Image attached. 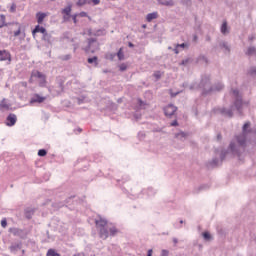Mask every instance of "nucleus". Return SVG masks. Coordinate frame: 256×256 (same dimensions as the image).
<instances>
[{"label": "nucleus", "mask_w": 256, "mask_h": 256, "mask_svg": "<svg viewBox=\"0 0 256 256\" xmlns=\"http://www.w3.org/2000/svg\"><path fill=\"white\" fill-rule=\"evenodd\" d=\"M96 229L99 231L100 239H107L109 237V233L112 237L117 235V228L115 226L109 225L107 220L101 216L95 220Z\"/></svg>", "instance_id": "nucleus-1"}, {"label": "nucleus", "mask_w": 256, "mask_h": 256, "mask_svg": "<svg viewBox=\"0 0 256 256\" xmlns=\"http://www.w3.org/2000/svg\"><path fill=\"white\" fill-rule=\"evenodd\" d=\"M99 49V44L96 39L88 41V47L85 48L86 53H95Z\"/></svg>", "instance_id": "nucleus-2"}, {"label": "nucleus", "mask_w": 256, "mask_h": 256, "mask_svg": "<svg viewBox=\"0 0 256 256\" xmlns=\"http://www.w3.org/2000/svg\"><path fill=\"white\" fill-rule=\"evenodd\" d=\"M249 127H251V123L246 122L243 126V134L237 137V142L240 146L245 145V133H247Z\"/></svg>", "instance_id": "nucleus-3"}, {"label": "nucleus", "mask_w": 256, "mask_h": 256, "mask_svg": "<svg viewBox=\"0 0 256 256\" xmlns=\"http://www.w3.org/2000/svg\"><path fill=\"white\" fill-rule=\"evenodd\" d=\"M177 111V108L173 104H169L164 108V113L166 117H173Z\"/></svg>", "instance_id": "nucleus-4"}, {"label": "nucleus", "mask_w": 256, "mask_h": 256, "mask_svg": "<svg viewBox=\"0 0 256 256\" xmlns=\"http://www.w3.org/2000/svg\"><path fill=\"white\" fill-rule=\"evenodd\" d=\"M17 123V115L9 114L6 118L7 127H13Z\"/></svg>", "instance_id": "nucleus-5"}, {"label": "nucleus", "mask_w": 256, "mask_h": 256, "mask_svg": "<svg viewBox=\"0 0 256 256\" xmlns=\"http://www.w3.org/2000/svg\"><path fill=\"white\" fill-rule=\"evenodd\" d=\"M185 49H189V44L182 43V44H176L173 51L176 55H179V53H181V51H185Z\"/></svg>", "instance_id": "nucleus-6"}, {"label": "nucleus", "mask_w": 256, "mask_h": 256, "mask_svg": "<svg viewBox=\"0 0 256 256\" xmlns=\"http://www.w3.org/2000/svg\"><path fill=\"white\" fill-rule=\"evenodd\" d=\"M9 232L14 235V237H20L21 239H25V234H23V230L19 228H10Z\"/></svg>", "instance_id": "nucleus-7"}, {"label": "nucleus", "mask_w": 256, "mask_h": 256, "mask_svg": "<svg viewBox=\"0 0 256 256\" xmlns=\"http://www.w3.org/2000/svg\"><path fill=\"white\" fill-rule=\"evenodd\" d=\"M0 61H11V53L7 50H0Z\"/></svg>", "instance_id": "nucleus-8"}, {"label": "nucleus", "mask_w": 256, "mask_h": 256, "mask_svg": "<svg viewBox=\"0 0 256 256\" xmlns=\"http://www.w3.org/2000/svg\"><path fill=\"white\" fill-rule=\"evenodd\" d=\"M43 73L34 70L31 74V78H30V83H33L34 81H39V79H41Z\"/></svg>", "instance_id": "nucleus-9"}, {"label": "nucleus", "mask_w": 256, "mask_h": 256, "mask_svg": "<svg viewBox=\"0 0 256 256\" xmlns=\"http://www.w3.org/2000/svg\"><path fill=\"white\" fill-rule=\"evenodd\" d=\"M45 97L43 96H39V94H35L31 100L30 103H43V101H45Z\"/></svg>", "instance_id": "nucleus-10"}, {"label": "nucleus", "mask_w": 256, "mask_h": 256, "mask_svg": "<svg viewBox=\"0 0 256 256\" xmlns=\"http://www.w3.org/2000/svg\"><path fill=\"white\" fill-rule=\"evenodd\" d=\"M37 33H42V35H44L47 33V30L45 29V27L37 25L32 31V34L35 35Z\"/></svg>", "instance_id": "nucleus-11"}, {"label": "nucleus", "mask_w": 256, "mask_h": 256, "mask_svg": "<svg viewBox=\"0 0 256 256\" xmlns=\"http://www.w3.org/2000/svg\"><path fill=\"white\" fill-rule=\"evenodd\" d=\"M11 109V104L7 102V99H3L0 103V111Z\"/></svg>", "instance_id": "nucleus-12"}, {"label": "nucleus", "mask_w": 256, "mask_h": 256, "mask_svg": "<svg viewBox=\"0 0 256 256\" xmlns=\"http://www.w3.org/2000/svg\"><path fill=\"white\" fill-rule=\"evenodd\" d=\"M157 2L159 5H164L165 7H173L175 5L173 0H157Z\"/></svg>", "instance_id": "nucleus-13"}, {"label": "nucleus", "mask_w": 256, "mask_h": 256, "mask_svg": "<svg viewBox=\"0 0 256 256\" xmlns=\"http://www.w3.org/2000/svg\"><path fill=\"white\" fill-rule=\"evenodd\" d=\"M45 17H47V14L43 12H38L36 14L37 23L41 25V23H43V21L45 20Z\"/></svg>", "instance_id": "nucleus-14"}, {"label": "nucleus", "mask_w": 256, "mask_h": 256, "mask_svg": "<svg viewBox=\"0 0 256 256\" xmlns=\"http://www.w3.org/2000/svg\"><path fill=\"white\" fill-rule=\"evenodd\" d=\"M23 247V244L21 242L19 243H14L10 246V251L11 253H15V251H19Z\"/></svg>", "instance_id": "nucleus-15"}, {"label": "nucleus", "mask_w": 256, "mask_h": 256, "mask_svg": "<svg viewBox=\"0 0 256 256\" xmlns=\"http://www.w3.org/2000/svg\"><path fill=\"white\" fill-rule=\"evenodd\" d=\"M187 137H189V134H187L185 132H178L175 134V138L179 139L180 141H185V139H187Z\"/></svg>", "instance_id": "nucleus-16"}, {"label": "nucleus", "mask_w": 256, "mask_h": 256, "mask_svg": "<svg viewBox=\"0 0 256 256\" xmlns=\"http://www.w3.org/2000/svg\"><path fill=\"white\" fill-rule=\"evenodd\" d=\"M157 17H159V14L157 12L149 13L146 16V21H148V23H151V21H153V19H157Z\"/></svg>", "instance_id": "nucleus-17"}, {"label": "nucleus", "mask_w": 256, "mask_h": 256, "mask_svg": "<svg viewBox=\"0 0 256 256\" xmlns=\"http://www.w3.org/2000/svg\"><path fill=\"white\" fill-rule=\"evenodd\" d=\"M38 83L40 87H45V85H47V78L45 77V74H43L42 77L38 79Z\"/></svg>", "instance_id": "nucleus-18"}, {"label": "nucleus", "mask_w": 256, "mask_h": 256, "mask_svg": "<svg viewBox=\"0 0 256 256\" xmlns=\"http://www.w3.org/2000/svg\"><path fill=\"white\" fill-rule=\"evenodd\" d=\"M72 6L68 5L66 8L62 9V15H71Z\"/></svg>", "instance_id": "nucleus-19"}, {"label": "nucleus", "mask_w": 256, "mask_h": 256, "mask_svg": "<svg viewBox=\"0 0 256 256\" xmlns=\"http://www.w3.org/2000/svg\"><path fill=\"white\" fill-rule=\"evenodd\" d=\"M46 256H61V254L57 253L55 249H49L46 253Z\"/></svg>", "instance_id": "nucleus-20"}, {"label": "nucleus", "mask_w": 256, "mask_h": 256, "mask_svg": "<svg viewBox=\"0 0 256 256\" xmlns=\"http://www.w3.org/2000/svg\"><path fill=\"white\" fill-rule=\"evenodd\" d=\"M221 33H223V35H227V33H229V31L227 30V21L223 22L221 26Z\"/></svg>", "instance_id": "nucleus-21"}, {"label": "nucleus", "mask_w": 256, "mask_h": 256, "mask_svg": "<svg viewBox=\"0 0 256 256\" xmlns=\"http://www.w3.org/2000/svg\"><path fill=\"white\" fill-rule=\"evenodd\" d=\"M117 57L119 59V61H123V59H125V54L123 53V49H119L118 53H117Z\"/></svg>", "instance_id": "nucleus-22"}, {"label": "nucleus", "mask_w": 256, "mask_h": 256, "mask_svg": "<svg viewBox=\"0 0 256 256\" xmlns=\"http://www.w3.org/2000/svg\"><path fill=\"white\" fill-rule=\"evenodd\" d=\"M183 223H184L183 220H180V221L174 223V228L175 229H181V227H183Z\"/></svg>", "instance_id": "nucleus-23"}, {"label": "nucleus", "mask_w": 256, "mask_h": 256, "mask_svg": "<svg viewBox=\"0 0 256 256\" xmlns=\"http://www.w3.org/2000/svg\"><path fill=\"white\" fill-rule=\"evenodd\" d=\"M43 39L44 41H47V43H51V36L49 33L46 32L45 34H43Z\"/></svg>", "instance_id": "nucleus-24"}, {"label": "nucleus", "mask_w": 256, "mask_h": 256, "mask_svg": "<svg viewBox=\"0 0 256 256\" xmlns=\"http://www.w3.org/2000/svg\"><path fill=\"white\" fill-rule=\"evenodd\" d=\"M6 18L5 15H0V24L4 25V27H7V22H5Z\"/></svg>", "instance_id": "nucleus-25"}, {"label": "nucleus", "mask_w": 256, "mask_h": 256, "mask_svg": "<svg viewBox=\"0 0 256 256\" xmlns=\"http://www.w3.org/2000/svg\"><path fill=\"white\" fill-rule=\"evenodd\" d=\"M88 63L98 65L97 63V56H94L92 58H88Z\"/></svg>", "instance_id": "nucleus-26"}, {"label": "nucleus", "mask_w": 256, "mask_h": 256, "mask_svg": "<svg viewBox=\"0 0 256 256\" xmlns=\"http://www.w3.org/2000/svg\"><path fill=\"white\" fill-rule=\"evenodd\" d=\"M76 5L78 7H83V5H87V0H78Z\"/></svg>", "instance_id": "nucleus-27"}, {"label": "nucleus", "mask_w": 256, "mask_h": 256, "mask_svg": "<svg viewBox=\"0 0 256 256\" xmlns=\"http://www.w3.org/2000/svg\"><path fill=\"white\" fill-rule=\"evenodd\" d=\"M38 155H39V157H45V155H47V150H45V149H40V150L38 151Z\"/></svg>", "instance_id": "nucleus-28"}, {"label": "nucleus", "mask_w": 256, "mask_h": 256, "mask_svg": "<svg viewBox=\"0 0 256 256\" xmlns=\"http://www.w3.org/2000/svg\"><path fill=\"white\" fill-rule=\"evenodd\" d=\"M63 21L64 23H67V21H71V14L70 15L64 14Z\"/></svg>", "instance_id": "nucleus-29"}, {"label": "nucleus", "mask_w": 256, "mask_h": 256, "mask_svg": "<svg viewBox=\"0 0 256 256\" xmlns=\"http://www.w3.org/2000/svg\"><path fill=\"white\" fill-rule=\"evenodd\" d=\"M62 61H69L71 59V54H66L61 56Z\"/></svg>", "instance_id": "nucleus-30"}, {"label": "nucleus", "mask_w": 256, "mask_h": 256, "mask_svg": "<svg viewBox=\"0 0 256 256\" xmlns=\"http://www.w3.org/2000/svg\"><path fill=\"white\" fill-rule=\"evenodd\" d=\"M203 237L206 239V241H209V239H211V234L209 232H204Z\"/></svg>", "instance_id": "nucleus-31"}, {"label": "nucleus", "mask_w": 256, "mask_h": 256, "mask_svg": "<svg viewBox=\"0 0 256 256\" xmlns=\"http://www.w3.org/2000/svg\"><path fill=\"white\" fill-rule=\"evenodd\" d=\"M15 11H17V5L12 4L10 7V13H15Z\"/></svg>", "instance_id": "nucleus-32"}, {"label": "nucleus", "mask_w": 256, "mask_h": 256, "mask_svg": "<svg viewBox=\"0 0 256 256\" xmlns=\"http://www.w3.org/2000/svg\"><path fill=\"white\" fill-rule=\"evenodd\" d=\"M254 53H256L255 48H248L247 55H253Z\"/></svg>", "instance_id": "nucleus-33"}, {"label": "nucleus", "mask_w": 256, "mask_h": 256, "mask_svg": "<svg viewBox=\"0 0 256 256\" xmlns=\"http://www.w3.org/2000/svg\"><path fill=\"white\" fill-rule=\"evenodd\" d=\"M78 17H88V19H91V17H89V15H87V12H80L78 14Z\"/></svg>", "instance_id": "nucleus-34"}, {"label": "nucleus", "mask_w": 256, "mask_h": 256, "mask_svg": "<svg viewBox=\"0 0 256 256\" xmlns=\"http://www.w3.org/2000/svg\"><path fill=\"white\" fill-rule=\"evenodd\" d=\"M138 105H139L140 109H145V107H144L145 102L144 101L138 100Z\"/></svg>", "instance_id": "nucleus-35"}, {"label": "nucleus", "mask_w": 256, "mask_h": 256, "mask_svg": "<svg viewBox=\"0 0 256 256\" xmlns=\"http://www.w3.org/2000/svg\"><path fill=\"white\" fill-rule=\"evenodd\" d=\"M242 103L243 102L239 99L236 101L235 106L237 107L238 110L241 109V107L239 105H242Z\"/></svg>", "instance_id": "nucleus-36"}, {"label": "nucleus", "mask_w": 256, "mask_h": 256, "mask_svg": "<svg viewBox=\"0 0 256 256\" xmlns=\"http://www.w3.org/2000/svg\"><path fill=\"white\" fill-rule=\"evenodd\" d=\"M31 215H33V210H31V211H26V217H27V219H31Z\"/></svg>", "instance_id": "nucleus-37"}, {"label": "nucleus", "mask_w": 256, "mask_h": 256, "mask_svg": "<svg viewBox=\"0 0 256 256\" xmlns=\"http://www.w3.org/2000/svg\"><path fill=\"white\" fill-rule=\"evenodd\" d=\"M77 17H79V14L72 15V21L73 23H77Z\"/></svg>", "instance_id": "nucleus-38"}, {"label": "nucleus", "mask_w": 256, "mask_h": 256, "mask_svg": "<svg viewBox=\"0 0 256 256\" xmlns=\"http://www.w3.org/2000/svg\"><path fill=\"white\" fill-rule=\"evenodd\" d=\"M21 35V28L14 32V37H19Z\"/></svg>", "instance_id": "nucleus-39"}, {"label": "nucleus", "mask_w": 256, "mask_h": 256, "mask_svg": "<svg viewBox=\"0 0 256 256\" xmlns=\"http://www.w3.org/2000/svg\"><path fill=\"white\" fill-rule=\"evenodd\" d=\"M154 77L156 78V79H161V72H155L154 73Z\"/></svg>", "instance_id": "nucleus-40"}, {"label": "nucleus", "mask_w": 256, "mask_h": 256, "mask_svg": "<svg viewBox=\"0 0 256 256\" xmlns=\"http://www.w3.org/2000/svg\"><path fill=\"white\" fill-rule=\"evenodd\" d=\"M1 227H3L5 229V227H7V220L3 219L1 221Z\"/></svg>", "instance_id": "nucleus-41"}, {"label": "nucleus", "mask_w": 256, "mask_h": 256, "mask_svg": "<svg viewBox=\"0 0 256 256\" xmlns=\"http://www.w3.org/2000/svg\"><path fill=\"white\" fill-rule=\"evenodd\" d=\"M127 70V65L121 64L120 65V71H126Z\"/></svg>", "instance_id": "nucleus-42"}, {"label": "nucleus", "mask_w": 256, "mask_h": 256, "mask_svg": "<svg viewBox=\"0 0 256 256\" xmlns=\"http://www.w3.org/2000/svg\"><path fill=\"white\" fill-rule=\"evenodd\" d=\"M171 127H177V125H179V123L177 122V120H174L170 123Z\"/></svg>", "instance_id": "nucleus-43"}, {"label": "nucleus", "mask_w": 256, "mask_h": 256, "mask_svg": "<svg viewBox=\"0 0 256 256\" xmlns=\"http://www.w3.org/2000/svg\"><path fill=\"white\" fill-rule=\"evenodd\" d=\"M161 256H169V251L168 250H162Z\"/></svg>", "instance_id": "nucleus-44"}, {"label": "nucleus", "mask_w": 256, "mask_h": 256, "mask_svg": "<svg viewBox=\"0 0 256 256\" xmlns=\"http://www.w3.org/2000/svg\"><path fill=\"white\" fill-rule=\"evenodd\" d=\"M233 95H234V97H239V91L233 90Z\"/></svg>", "instance_id": "nucleus-45"}, {"label": "nucleus", "mask_w": 256, "mask_h": 256, "mask_svg": "<svg viewBox=\"0 0 256 256\" xmlns=\"http://www.w3.org/2000/svg\"><path fill=\"white\" fill-rule=\"evenodd\" d=\"M172 241H173L174 245H177L179 243V240L177 238H173Z\"/></svg>", "instance_id": "nucleus-46"}, {"label": "nucleus", "mask_w": 256, "mask_h": 256, "mask_svg": "<svg viewBox=\"0 0 256 256\" xmlns=\"http://www.w3.org/2000/svg\"><path fill=\"white\" fill-rule=\"evenodd\" d=\"M93 5H99L100 1L99 0H92Z\"/></svg>", "instance_id": "nucleus-47"}, {"label": "nucleus", "mask_w": 256, "mask_h": 256, "mask_svg": "<svg viewBox=\"0 0 256 256\" xmlns=\"http://www.w3.org/2000/svg\"><path fill=\"white\" fill-rule=\"evenodd\" d=\"M230 149H231V151H235V144L231 143L230 144Z\"/></svg>", "instance_id": "nucleus-48"}, {"label": "nucleus", "mask_w": 256, "mask_h": 256, "mask_svg": "<svg viewBox=\"0 0 256 256\" xmlns=\"http://www.w3.org/2000/svg\"><path fill=\"white\" fill-rule=\"evenodd\" d=\"M221 89H223V85H219V88H216V91H221Z\"/></svg>", "instance_id": "nucleus-49"}, {"label": "nucleus", "mask_w": 256, "mask_h": 256, "mask_svg": "<svg viewBox=\"0 0 256 256\" xmlns=\"http://www.w3.org/2000/svg\"><path fill=\"white\" fill-rule=\"evenodd\" d=\"M228 117H233V112H228Z\"/></svg>", "instance_id": "nucleus-50"}, {"label": "nucleus", "mask_w": 256, "mask_h": 256, "mask_svg": "<svg viewBox=\"0 0 256 256\" xmlns=\"http://www.w3.org/2000/svg\"><path fill=\"white\" fill-rule=\"evenodd\" d=\"M142 29H147V24H143Z\"/></svg>", "instance_id": "nucleus-51"}, {"label": "nucleus", "mask_w": 256, "mask_h": 256, "mask_svg": "<svg viewBox=\"0 0 256 256\" xmlns=\"http://www.w3.org/2000/svg\"><path fill=\"white\" fill-rule=\"evenodd\" d=\"M176 95H179V92L172 94V97H175Z\"/></svg>", "instance_id": "nucleus-52"}, {"label": "nucleus", "mask_w": 256, "mask_h": 256, "mask_svg": "<svg viewBox=\"0 0 256 256\" xmlns=\"http://www.w3.org/2000/svg\"><path fill=\"white\" fill-rule=\"evenodd\" d=\"M128 45H129V47H133L134 46L133 43H131V42Z\"/></svg>", "instance_id": "nucleus-53"}, {"label": "nucleus", "mask_w": 256, "mask_h": 256, "mask_svg": "<svg viewBox=\"0 0 256 256\" xmlns=\"http://www.w3.org/2000/svg\"><path fill=\"white\" fill-rule=\"evenodd\" d=\"M168 49H169L170 51H171V50L173 51V47H171V46H169Z\"/></svg>", "instance_id": "nucleus-54"}, {"label": "nucleus", "mask_w": 256, "mask_h": 256, "mask_svg": "<svg viewBox=\"0 0 256 256\" xmlns=\"http://www.w3.org/2000/svg\"><path fill=\"white\" fill-rule=\"evenodd\" d=\"M2 27H5L3 24H0V29H2Z\"/></svg>", "instance_id": "nucleus-55"}, {"label": "nucleus", "mask_w": 256, "mask_h": 256, "mask_svg": "<svg viewBox=\"0 0 256 256\" xmlns=\"http://www.w3.org/2000/svg\"><path fill=\"white\" fill-rule=\"evenodd\" d=\"M218 139H221V135H218Z\"/></svg>", "instance_id": "nucleus-56"}]
</instances>
